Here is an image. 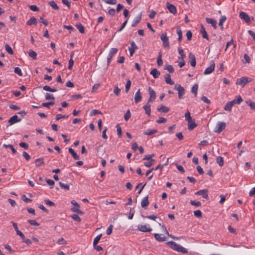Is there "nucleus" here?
Wrapping results in <instances>:
<instances>
[{"instance_id": "f257e3e1", "label": "nucleus", "mask_w": 255, "mask_h": 255, "mask_svg": "<svg viewBox=\"0 0 255 255\" xmlns=\"http://www.w3.org/2000/svg\"><path fill=\"white\" fill-rule=\"evenodd\" d=\"M166 244L171 249L178 252H180L183 254H187L188 253L187 249L173 241L167 242L166 243Z\"/></svg>"}, {"instance_id": "f03ea898", "label": "nucleus", "mask_w": 255, "mask_h": 255, "mask_svg": "<svg viewBox=\"0 0 255 255\" xmlns=\"http://www.w3.org/2000/svg\"><path fill=\"white\" fill-rule=\"evenodd\" d=\"M251 81V79H249L247 77H243L237 80L236 84L241 85L242 87H244L247 83Z\"/></svg>"}, {"instance_id": "7ed1b4c3", "label": "nucleus", "mask_w": 255, "mask_h": 255, "mask_svg": "<svg viewBox=\"0 0 255 255\" xmlns=\"http://www.w3.org/2000/svg\"><path fill=\"white\" fill-rule=\"evenodd\" d=\"M174 89L178 91L179 98L181 99L185 93L184 88L179 84H176Z\"/></svg>"}, {"instance_id": "20e7f679", "label": "nucleus", "mask_w": 255, "mask_h": 255, "mask_svg": "<svg viewBox=\"0 0 255 255\" xmlns=\"http://www.w3.org/2000/svg\"><path fill=\"white\" fill-rule=\"evenodd\" d=\"M161 40L162 41L163 46L165 48H169V43L168 38L166 33H163L160 36Z\"/></svg>"}, {"instance_id": "39448f33", "label": "nucleus", "mask_w": 255, "mask_h": 255, "mask_svg": "<svg viewBox=\"0 0 255 255\" xmlns=\"http://www.w3.org/2000/svg\"><path fill=\"white\" fill-rule=\"evenodd\" d=\"M137 229L142 232H150L152 231V229L148 225H138Z\"/></svg>"}, {"instance_id": "423d86ee", "label": "nucleus", "mask_w": 255, "mask_h": 255, "mask_svg": "<svg viewBox=\"0 0 255 255\" xmlns=\"http://www.w3.org/2000/svg\"><path fill=\"white\" fill-rule=\"evenodd\" d=\"M226 128V124L224 122H219L217 124L214 132L217 133H220Z\"/></svg>"}, {"instance_id": "0eeeda50", "label": "nucleus", "mask_w": 255, "mask_h": 255, "mask_svg": "<svg viewBox=\"0 0 255 255\" xmlns=\"http://www.w3.org/2000/svg\"><path fill=\"white\" fill-rule=\"evenodd\" d=\"M148 91L150 96L148 100V103L152 102L156 98V93L150 87H148Z\"/></svg>"}, {"instance_id": "6e6552de", "label": "nucleus", "mask_w": 255, "mask_h": 255, "mask_svg": "<svg viewBox=\"0 0 255 255\" xmlns=\"http://www.w3.org/2000/svg\"><path fill=\"white\" fill-rule=\"evenodd\" d=\"M160 226H161V231L165 235H167L168 237L171 238L172 239L175 240H178L179 239V238L175 237L173 236L172 235H170L169 234L168 232L167 231L166 227L164 225H161V224H159Z\"/></svg>"}, {"instance_id": "1a4fd4ad", "label": "nucleus", "mask_w": 255, "mask_h": 255, "mask_svg": "<svg viewBox=\"0 0 255 255\" xmlns=\"http://www.w3.org/2000/svg\"><path fill=\"white\" fill-rule=\"evenodd\" d=\"M208 191L207 189L201 190L196 192L195 194L197 195H201L206 200H208L209 196L208 195Z\"/></svg>"}, {"instance_id": "9d476101", "label": "nucleus", "mask_w": 255, "mask_h": 255, "mask_svg": "<svg viewBox=\"0 0 255 255\" xmlns=\"http://www.w3.org/2000/svg\"><path fill=\"white\" fill-rule=\"evenodd\" d=\"M239 16L241 19H244L245 21L247 23H249L251 21L250 16L248 15L247 13H246L245 12H240L239 13Z\"/></svg>"}, {"instance_id": "9b49d317", "label": "nucleus", "mask_w": 255, "mask_h": 255, "mask_svg": "<svg viewBox=\"0 0 255 255\" xmlns=\"http://www.w3.org/2000/svg\"><path fill=\"white\" fill-rule=\"evenodd\" d=\"M166 7L169 11L172 14H175L177 12V9L176 6L169 2L166 3Z\"/></svg>"}, {"instance_id": "f8f14e48", "label": "nucleus", "mask_w": 255, "mask_h": 255, "mask_svg": "<svg viewBox=\"0 0 255 255\" xmlns=\"http://www.w3.org/2000/svg\"><path fill=\"white\" fill-rule=\"evenodd\" d=\"M215 66V64L214 62L213 61H212V64H211V65L209 67H207L205 69V70L204 72V74L205 75H208V74H211L214 70Z\"/></svg>"}, {"instance_id": "ddd939ff", "label": "nucleus", "mask_w": 255, "mask_h": 255, "mask_svg": "<svg viewBox=\"0 0 255 255\" xmlns=\"http://www.w3.org/2000/svg\"><path fill=\"white\" fill-rule=\"evenodd\" d=\"M236 99H234L231 101L228 102L224 107V110L227 111H231L232 108L235 103Z\"/></svg>"}, {"instance_id": "4468645a", "label": "nucleus", "mask_w": 255, "mask_h": 255, "mask_svg": "<svg viewBox=\"0 0 255 255\" xmlns=\"http://www.w3.org/2000/svg\"><path fill=\"white\" fill-rule=\"evenodd\" d=\"M130 46H131L130 47H129L128 50L129 51L130 56H132L133 55L135 50L137 49V46L134 41H132L131 42Z\"/></svg>"}, {"instance_id": "2eb2a0df", "label": "nucleus", "mask_w": 255, "mask_h": 255, "mask_svg": "<svg viewBox=\"0 0 255 255\" xmlns=\"http://www.w3.org/2000/svg\"><path fill=\"white\" fill-rule=\"evenodd\" d=\"M20 121H21V119H19L17 115H14L9 119L8 123L10 124V125H12Z\"/></svg>"}, {"instance_id": "dca6fc26", "label": "nucleus", "mask_w": 255, "mask_h": 255, "mask_svg": "<svg viewBox=\"0 0 255 255\" xmlns=\"http://www.w3.org/2000/svg\"><path fill=\"white\" fill-rule=\"evenodd\" d=\"M189 59L191 65L192 67H195L196 64V58L195 55L192 53H190L189 54Z\"/></svg>"}, {"instance_id": "f3484780", "label": "nucleus", "mask_w": 255, "mask_h": 255, "mask_svg": "<svg viewBox=\"0 0 255 255\" xmlns=\"http://www.w3.org/2000/svg\"><path fill=\"white\" fill-rule=\"evenodd\" d=\"M134 102L136 104H137L139 102H140L142 99L141 94L140 92V89H138V91L135 93L134 96Z\"/></svg>"}, {"instance_id": "a211bd4d", "label": "nucleus", "mask_w": 255, "mask_h": 255, "mask_svg": "<svg viewBox=\"0 0 255 255\" xmlns=\"http://www.w3.org/2000/svg\"><path fill=\"white\" fill-rule=\"evenodd\" d=\"M153 235L155 237V239L156 241L161 242H164L166 240V238L165 237H161L162 234L160 235L157 233H154Z\"/></svg>"}, {"instance_id": "6ab92c4d", "label": "nucleus", "mask_w": 255, "mask_h": 255, "mask_svg": "<svg viewBox=\"0 0 255 255\" xmlns=\"http://www.w3.org/2000/svg\"><path fill=\"white\" fill-rule=\"evenodd\" d=\"M206 21L207 23L211 24L214 29L217 28V22L213 18H206Z\"/></svg>"}, {"instance_id": "aec40b11", "label": "nucleus", "mask_w": 255, "mask_h": 255, "mask_svg": "<svg viewBox=\"0 0 255 255\" xmlns=\"http://www.w3.org/2000/svg\"><path fill=\"white\" fill-rule=\"evenodd\" d=\"M165 81L167 84L170 85H173L174 84V82L171 80V76L169 74H167L165 76Z\"/></svg>"}, {"instance_id": "412c9836", "label": "nucleus", "mask_w": 255, "mask_h": 255, "mask_svg": "<svg viewBox=\"0 0 255 255\" xmlns=\"http://www.w3.org/2000/svg\"><path fill=\"white\" fill-rule=\"evenodd\" d=\"M26 24L28 25H36L37 24V19L36 18L33 16V17H31L29 20H28L27 22H26Z\"/></svg>"}, {"instance_id": "4be33fe9", "label": "nucleus", "mask_w": 255, "mask_h": 255, "mask_svg": "<svg viewBox=\"0 0 255 255\" xmlns=\"http://www.w3.org/2000/svg\"><path fill=\"white\" fill-rule=\"evenodd\" d=\"M148 103L143 106V109L145 110V112L147 115L148 116H150L151 111H150V105Z\"/></svg>"}, {"instance_id": "5701e85b", "label": "nucleus", "mask_w": 255, "mask_h": 255, "mask_svg": "<svg viewBox=\"0 0 255 255\" xmlns=\"http://www.w3.org/2000/svg\"><path fill=\"white\" fill-rule=\"evenodd\" d=\"M141 19V13L138 16H137L135 19L132 21L131 24L132 27H135L140 21Z\"/></svg>"}, {"instance_id": "b1692460", "label": "nucleus", "mask_w": 255, "mask_h": 255, "mask_svg": "<svg viewBox=\"0 0 255 255\" xmlns=\"http://www.w3.org/2000/svg\"><path fill=\"white\" fill-rule=\"evenodd\" d=\"M200 32H201V33L202 34V37L208 40H209L208 35L207 34V32L206 31L205 28L203 25L201 26Z\"/></svg>"}, {"instance_id": "393cba45", "label": "nucleus", "mask_w": 255, "mask_h": 255, "mask_svg": "<svg viewBox=\"0 0 255 255\" xmlns=\"http://www.w3.org/2000/svg\"><path fill=\"white\" fill-rule=\"evenodd\" d=\"M150 74L152 75L154 78H157L159 77L160 73L156 68L153 69L150 72Z\"/></svg>"}, {"instance_id": "a878e982", "label": "nucleus", "mask_w": 255, "mask_h": 255, "mask_svg": "<svg viewBox=\"0 0 255 255\" xmlns=\"http://www.w3.org/2000/svg\"><path fill=\"white\" fill-rule=\"evenodd\" d=\"M157 110L160 112L164 113H168L169 111V108L163 105H161L160 107L158 108Z\"/></svg>"}, {"instance_id": "bb28decb", "label": "nucleus", "mask_w": 255, "mask_h": 255, "mask_svg": "<svg viewBox=\"0 0 255 255\" xmlns=\"http://www.w3.org/2000/svg\"><path fill=\"white\" fill-rule=\"evenodd\" d=\"M197 126V125L195 124L194 120L191 121V122L188 124V128L189 130H191L195 128Z\"/></svg>"}, {"instance_id": "cd10ccee", "label": "nucleus", "mask_w": 255, "mask_h": 255, "mask_svg": "<svg viewBox=\"0 0 255 255\" xmlns=\"http://www.w3.org/2000/svg\"><path fill=\"white\" fill-rule=\"evenodd\" d=\"M157 132V129H147L144 132V134L146 135H151Z\"/></svg>"}, {"instance_id": "c85d7f7f", "label": "nucleus", "mask_w": 255, "mask_h": 255, "mask_svg": "<svg viewBox=\"0 0 255 255\" xmlns=\"http://www.w3.org/2000/svg\"><path fill=\"white\" fill-rule=\"evenodd\" d=\"M68 151L71 154L74 159L77 160L79 159V156L75 152V151L72 148H69L68 149Z\"/></svg>"}, {"instance_id": "c756f323", "label": "nucleus", "mask_w": 255, "mask_h": 255, "mask_svg": "<svg viewBox=\"0 0 255 255\" xmlns=\"http://www.w3.org/2000/svg\"><path fill=\"white\" fill-rule=\"evenodd\" d=\"M149 204V201L148 200V196L145 197L141 202V206L142 207L144 208Z\"/></svg>"}, {"instance_id": "7c9ffc66", "label": "nucleus", "mask_w": 255, "mask_h": 255, "mask_svg": "<svg viewBox=\"0 0 255 255\" xmlns=\"http://www.w3.org/2000/svg\"><path fill=\"white\" fill-rule=\"evenodd\" d=\"M216 162L220 167H222L224 163L223 158L220 156L217 157Z\"/></svg>"}, {"instance_id": "2f4dec72", "label": "nucleus", "mask_w": 255, "mask_h": 255, "mask_svg": "<svg viewBox=\"0 0 255 255\" xmlns=\"http://www.w3.org/2000/svg\"><path fill=\"white\" fill-rule=\"evenodd\" d=\"M28 55L33 60H35L37 58V53L32 50H29L28 51Z\"/></svg>"}, {"instance_id": "473e14b6", "label": "nucleus", "mask_w": 255, "mask_h": 255, "mask_svg": "<svg viewBox=\"0 0 255 255\" xmlns=\"http://www.w3.org/2000/svg\"><path fill=\"white\" fill-rule=\"evenodd\" d=\"M226 17L225 16H222L220 19L219 25L220 26L221 29L223 30V23L226 21Z\"/></svg>"}, {"instance_id": "72a5a7b5", "label": "nucleus", "mask_w": 255, "mask_h": 255, "mask_svg": "<svg viewBox=\"0 0 255 255\" xmlns=\"http://www.w3.org/2000/svg\"><path fill=\"white\" fill-rule=\"evenodd\" d=\"M35 166L37 167L44 163V159L43 158H37L35 160Z\"/></svg>"}, {"instance_id": "f704fd0d", "label": "nucleus", "mask_w": 255, "mask_h": 255, "mask_svg": "<svg viewBox=\"0 0 255 255\" xmlns=\"http://www.w3.org/2000/svg\"><path fill=\"white\" fill-rule=\"evenodd\" d=\"M155 160L154 159H151L144 162V165L147 167H150L154 164Z\"/></svg>"}, {"instance_id": "c9c22d12", "label": "nucleus", "mask_w": 255, "mask_h": 255, "mask_svg": "<svg viewBox=\"0 0 255 255\" xmlns=\"http://www.w3.org/2000/svg\"><path fill=\"white\" fill-rule=\"evenodd\" d=\"M118 52V49L116 48H112L111 49L109 53V54H108V56H111V57L113 58V57L114 56V55L115 54H116L117 53V52Z\"/></svg>"}, {"instance_id": "e433bc0d", "label": "nucleus", "mask_w": 255, "mask_h": 255, "mask_svg": "<svg viewBox=\"0 0 255 255\" xmlns=\"http://www.w3.org/2000/svg\"><path fill=\"white\" fill-rule=\"evenodd\" d=\"M59 185L62 189H63L65 190L68 191L70 189L69 185H68L67 184H65L64 183L60 182Z\"/></svg>"}, {"instance_id": "4c0bfd02", "label": "nucleus", "mask_w": 255, "mask_h": 255, "mask_svg": "<svg viewBox=\"0 0 255 255\" xmlns=\"http://www.w3.org/2000/svg\"><path fill=\"white\" fill-rule=\"evenodd\" d=\"M76 27L79 29V31L81 33L85 32V28L81 23H78L76 25Z\"/></svg>"}, {"instance_id": "58836bf2", "label": "nucleus", "mask_w": 255, "mask_h": 255, "mask_svg": "<svg viewBox=\"0 0 255 255\" xmlns=\"http://www.w3.org/2000/svg\"><path fill=\"white\" fill-rule=\"evenodd\" d=\"M157 64L158 66H160L163 64V61L162 59V55L160 52L159 53V55L157 57Z\"/></svg>"}, {"instance_id": "ea45409f", "label": "nucleus", "mask_w": 255, "mask_h": 255, "mask_svg": "<svg viewBox=\"0 0 255 255\" xmlns=\"http://www.w3.org/2000/svg\"><path fill=\"white\" fill-rule=\"evenodd\" d=\"M198 88V86L197 84H195V85H194L192 88L191 92L193 94H194L195 97H196L197 95Z\"/></svg>"}, {"instance_id": "a19ab883", "label": "nucleus", "mask_w": 255, "mask_h": 255, "mask_svg": "<svg viewBox=\"0 0 255 255\" xmlns=\"http://www.w3.org/2000/svg\"><path fill=\"white\" fill-rule=\"evenodd\" d=\"M3 147H5V148H7V147L11 148V150L12 151V152L13 154H15L17 152L16 149L13 147V146L12 144H4L3 145Z\"/></svg>"}, {"instance_id": "79ce46f5", "label": "nucleus", "mask_w": 255, "mask_h": 255, "mask_svg": "<svg viewBox=\"0 0 255 255\" xmlns=\"http://www.w3.org/2000/svg\"><path fill=\"white\" fill-rule=\"evenodd\" d=\"M49 4L50 6H51L53 9L55 10H58L59 7L57 5V4L55 3V2L53 0H51L49 2Z\"/></svg>"}, {"instance_id": "37998d69", "label": "nucleus", "mask_w": 255, "mask_h": 255, "mask_svg": "<svg viewBox=\"0 0 255 255\" xmlns=\"http://www.w3.org/2000/svg\"><path fill=\"white\" fill-rule=\"evenodd\" d=\"M131 86V82L129 79H128L127 81V83L125 86V92L128 93L129 90Z\"/></svg>"}, {"instance_id": "c03bdc74", "label": "nucleus", "mask_w": 255, "mask_h": 255, "mask_svg": "<svg viewBox=\"0 0 255 255\" xmlns=\"http://www.w3.org/2000/svg\"><path fill=\"white\" fill-rule=\"evenodd\" d=\"M43 89L46 91H49L51 92H55L56 91L55 89H53L50 87L49 86L45 85L43 87Z\"/></svg>"}, {"instance_id": "a18cd8bd", "label": "nucleus", "mask_w": 255, "mask_h": 255, "mask_svg": "<svg viewBox=\"0 0 255 255\" xmlns=\"http://www.w3.org/2000/svg\"><path fill=\"white\" fill-rule=\"evenodd\" d=\"M164 69L167 70L170 73H173L174 71L173 66L171 65H167Z\"/></svg>"}, {"instance_id": "49530a36", "label": "nucleus", "mask_w": 255, "mask_h": 255, "mask_svg": "<svg viewBox=\"0 0 255 255\" xmlns=\"http://www.w3.org/2000/svg\"><path fill=\"white\" fill-rule=\"evenodd\" d=\"M185 117L186 120L188 122V123L191 122V121L192 120V118L190 116V113L189 111H187L185 114Z\"/></svg>"}, {"instance_id": "de8ad7c7", "label": "nucleus", "mask_w": 255, "mask_h": 255, "mask_svg": "<svg viewBox=\"0 0 255 255\" xmlns=\"http://www.w3.org/2000/svg\"><path fill=\"white\" fill-rule=\"evenodd\" d=\"M102 235L100 234L98 236H97L94 240L93 241V246H95V245H97L100 240L101 239L102 237Z\"/></svg>"}, {"instance_id": "09e8293b", "label": "nucleus", "mask_w": 255, "mask_h": 255, "mask_svg": "<svg viewBox=\"0 0 255 255\" xmlns=\"http://www.w3.org/2000/svg\"><path fill=\"white\" fill-rule=\"evenodd\" d=\"M246 103L249 105L253 110H255V103L252 101L249 100L246 101Z\"/></svg>"}, {"instance_id": "8fccbe9b", "label": "nucleus", "mask_w": 255, "mask_h": 255, "mask_svg": "<svg viewBox=\"0 0 255 255\" xmlns=\"http://www.w3.org/2000/svg\"><path fill=\"white\" fill-rule=\"evenodd\" d=\"M131 117V114L129 110H127V112L124 115V119L126 121H127Z\"/></svg>"}, {"instance_id": "3c124183", "label": "nucleus", "mask_w": 255, "mask_h": 255, "mask_svg": "<svg viewBox=\"0 0 255 255\" xmlns=\"http://www.w3.org/2000/svg\"><path fill=\"white\" fill-rule=\"evenodd\" d=\"M5 48L6 51L10 54H13V51L12 49V48L10 47V46L8 44H5Z\"/></svg>"}, {"instance_id": "603ef678", "label": "nucleus", "mask_w": 255, "mask_h": 255, "mask_svg": "<svg viewBox=\"0 0 255 255\" xmlns=\"http://www.w3.org/2000/svg\"><path fill=\"white\" fill-rule=\"evenodd\" d=\"M177 34L178 35V40L179 41H181L182 37V31L180 28H177Z\"/></svg>"}, {"instance_id": "864d4df0", "label": "nucleus", "mask_w": 255, "mask_h": 255, "mask_svg": "<svg viewBox=\"0 0 255 255\" xmlns=\"http://www.w3.org/2000/svg\"><path fill=\"white\" fill-rule=\"evenodd\" d=\"M45 99L46 100H52L53 101H54L55 98L52 94H50L49 93H46L45 95Z\"/></svg>"}, {"instance_id": "5fc2aeb1", "label": "nucleus", "mask_w": 255, "mask_h": 255, "mask_svg": "<svg viewBox=\"0 0 255 255\" xmlns=\"http://www.w3.org/2000/svg\"><path fill=\"white\" fill-rule=\"evenodd\" d=\"M71 210L74 212H76L80 215H83L84 213L79 209V208H72Z\"/></svg>"}, {"instance_id": "6e6d98bb", "label": "nucleus", "mask_w": 255, "mask_h": 255, "mask_svg": "<svg viewBox=\"0 0 255 255\" xmlns=\"http://www.w3.org/2000/svg\"><path fill=\"white\" fill-rule=\"evenodd\" d=\"M179 53L180 55V57H179L178 59H184L185 57V54L184 53V51L183 49L179 48L178 49Z\"/></svg>"}, {"instance_id": "4d7b16f0", "label": "nucleus", "mask_w": 255, "mask_h": 255, "mask_svg": "<svg viewBox=\"0 0 255 255\" xmlns=\"http://www.w3.org/2000/svg\"><path fill=\"white\" fill-rule=\"evenodd\" d=\"M55 104L54 101H51L47 103H43L42 104V106L44 107L49 108V106L53 105Z\"/></svg>"}, {"instance_id": "13d9d810", "label": "nucleus", "mask_w": 255, "mask_h": 255, "mask_svg": "<svg viewBox=\"0 0 255 255\" xmlns=\"http://www.w3.org/2000/svg\"><path fill=\"white\" fill-rule=\"evenodd\" d=\"M190 204L192 205L195 206L196 207H199L201 205V203L200 201H193V200H191L190 201Z\"/></svg>"}, {"instance_id": "bf43d9fd", "label": "nucleus", "mask_w": 255, "mask_h": 255, "mask_svg": "<svg viewBox=\"0 0 255 255\" xmlns=\"http://www.w3.org/2000/svg\"><path fill=\"white\" fill-rule=\"evenodd\" d=\"M194 215L195 217L201 218L202 216V212L200 210H198L194 212Z\"/></svg>"}, {"instance_id": "052dcab7", "label": "nucleus", "mask_w": 255, "mask_h": 255, "mask_svg": "<svg viewBox=\"0 0 255 255\" xmlns=\"http://www.w3.org/2000/svg\"><path fill=\"white\" fill-rule=\"evenodd\" d=\"M154 156V154L153 153L151 154H147V155H145L144 157V158H143V160H150L152 159V157H153Z\"/></svg>"}, {"instance_id": "680f3d73", "label": "nucleus", "mask_w": 255, "mask_h": 255, "mask_svg": "<svg viewBox=\"0 0 255 255\" xmlns=\"http://www.w3.org/2000/svg\"><path fill=\"white\" fill-rule=\"evenodd\" d=\"M14 72L16 73L19 76H22V73L21 69L19 67H15L14 70Z\"/></svg>"}, {"instance_id": "e2e57ef3", "label": "nucleus", "mask_w": 255, "mask_h": 255, "mask_svg": "<svg viewBox=\"0 0 255 255\" xmlns=\"http://www.w3.org/2000/svg\"><path fill=\"white\" fill-rule=\"evenodd\" d=\"M22 156L26 159V160L28 161L30 159V156L25 151H23L22 153Z\"/></svg>"}, {"instance_id": "0e129e2a", "label": "nucleus", "mask_w": 255, "mask_h": 255, "mask_svg": "<svg viewBox=\"0 0 255 255\" xmlns=\"http://www.w3.org/2000/svg\"><path fill=\"white\" fill-rule=\"evenodd\" d=\"M116 128H117L118 134L119 135V136L120 137H121L122 134V130L121 127L119 125H117L116 126Z\"/></svg>"}, {"instance_id": "69168bd1", "label": "nucleus", "mask_w": 255, "mask_h": 255, "mask_svg": "<svg viewBox=\"0 0 255 255\" xmlns=\"http://www.w3.org/2000/svg\"><path fill=\"white\" fill-rule=\"evenodd\" d=\"M28 222L31 225L38 226L39 224L35 220H28Z\"/></svg>"}, {"instance_id": "338daca9", "label": "nucleus", "mask_w": 255, "mask_h": 255, "mask_svg": "<svg viewBox=\"0 0 255 255\" xmlns=\"http://www.w3.org/2000/svg\"><path fill=\"white\" fill-rule=\"evenodd\" d=\"M113 226L112 225H110L109 227L107 228L106 230V234L108 235H110L112 233Z\"/></svg>"}, {"instance_id": "774afa93", "label": "nucleus", "mask_w": 255, "mask_h": 255, "mask_svg": "<svg viewBox=\"0 0 255 255\" xmlns=\"http://www.w3.org/2000/svg\"><path fill=\"white\" fill-rule=\"evenodd\" d=\"M121 92V89L117 86L115 87L114 93L116 96H119Z\"/></svg>"}]
</instances>
